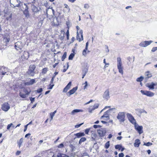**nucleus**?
<instances>
[{
  "label": "nucleus",
  "instance_id": "6e6552de",
  "mask_svg": "<svg viewBox=\"0 0 157 157\" xmlns=\"http://www.w3.org/2000/svg\"><path fill=\"white\" fill-rule=\"evenodd\" d=\"M135 129L138 132L139 134L143 133V127L142 126H139L137 124L134 126Z\"/></svg>",
  "mask_w": 157,
  "mask_h": 157
},
{
  "label": "nucleus",
  "instance_id": "69168bd1",
  "mask_svg": "<svg viewBox=\"0 0 157 157\" xmlns=\"http://www.w3.org/2000/svg\"><path fill=\"white\" fill-rule=\"evenodd\" d=\"M89 6L87 4H85L84 5V8L85 9H87L89 8Z\"/></svg>",
  "mask_w": 157,
  "mask_h": 157
},
{
  "label": "nucleus",
  "instance_id": "f3484780",
  "mask_svg": "<svg viewBox=\"0 0 157 157\" xmlns=\"http://www.w3.org/2000/svg\"><path fill=\"white\" fill-rule=\"evenodd\" d=\"M35 83V80L34 79H31L29 81L25 82V84L26 85L29 86L32 85Z\"/></svg>",
  "mask_w": 157,
  "mask_h": 157
},
{
  "label": "nucleus",
  "instance_id": "680f3d73",
  "mask_svg": "<svg viewBox=\"0 0 157 157\" xmlns=\"http://www.w3.org/2000/svg\"><path fill=\"white\" fill-rule=\"evenodd\" d=\"M110 107V106H106L103 109H102L100 112V113H101L105 109L107 108Z\"/></svg>",
  "mask_w": 157,
  "mask_h": 157
},
{
  "label": "nucleus",
  "instance_id": "473e14b6",
  "mask_svg": "<svg viewBox=\"0 0 157 157\" xmlns=\"http://www.w3.org/2000/svg\"><path fill=\"white\" fill-rule=\"evenodd\" d=\"M56 112V110L53 113H51L50 114V115L51 116V120H52L53 118V117L54 116Z\"/></svg>",
  "mask_w": 157,
  "mask_h": 157
},
{
  "label": "nucleus",
  "instance_id": "603ef678",
  "mask_svg": "<svg viewBox=\"0 0 157 157\" xmlns=\"http://www.w3.org/2000/svg\"><path fill=\"white\" fill-rule=\"evenodd\" d=\"M12 125H13V124L12 123H11L10 124H9L7 126V129L8 130H9L10 128L11 127Z\"/></svg>",
  "mask_w": 157,
  "mask_h": 157
},
{
  "label": "nucleus",
  "instance_id": "0eeeda50",
  "mask_svg": "<svg viewBox=\"0 0 157 157\" xmlns=\"http://www.w3.org/2000/svg\"><path fill=\"white\" fill-rule=\"evenodd\" d=\"M152 42L153 41L152 40L142 41L139 44V45L140 46L145 47L150 45Z\"/></svg>",
  "mask_w": 157,
  "mask_h": 157
},
{
  "label": "nucleus",
  "instance_id": "1a4fd4ad",
  "mask_svg": "<svg viewBox=\"0 0 157 157\" xmlns=\"http://www.w3.org/2000/svg\"><path fill=\"white\" fill-rule=\"evenodd\" d=\"M10 108L9 104L8 103H5L2 106V109L3 111H7Z\"/></svg>",
  "mask_w": 157,
  "mask_h": 157
},
{
  "label": "nucleus",
  "instance_id": "7c9ffc66",
  "mask_svg": "<svg viewBox=\"0 0 157 157\" xmlns=\"http://www.w3.org/2000/svg\"><path fill=\"white\" fill-rule=\"evenodd\" d=\"M57 157H69V156L65 154L59 153L57 155Z\"/></svg>",
  "mask_w": 157,
  "mask_h": 157
},
{
  "label": "nucleus",
  "instance_id": "de8ad7c7",
  "mask_svg": "<svg viewBox=\"0 0 157 157\" xmlns=\"http://www.w3.org/2000/svg\"><path fill=\"white\" fill-rule=\"evenodd\" d=\"M17 2L18 3V4H17L16 5L15 7H19L21 6L20 4L21 3V1L18 0H17Z\"/></svg>",
  "mask_w": 157,
  "mask_h": 157
},
{
  "label": "nucleus",
  "instance_id": "f257e3e1",
  "mask_svg": "<svg viewBox=\"0 0 157 157\" xmlns=\"http://www.w3.org/2000/svg\"><path fill=\"white\" fill-rule=\"evenodd\" d=\"M117 68L119 70V72L122 75H123V71L122 67L121 66L122 62L121 58L120 57H118L117 58Z\"/></svg>",
  "mask_w": 157,
  "mask_h": 157
},
{
  "label": "nucleus",
  "instance_id": "bb28decb",
  "mask_svg": "<svg viewBox=\"0 0 157 157\" xmlns=\"http://www.w3.org/2000/svg\"><path fill=\"white\" fill-rule=\"evenodd\" d=\"M147 86L149 87L150 89H154V86L155 85V84L153 82H152L151 84H147Z\"/></svg>",
  "mask_w": 157,
  "mask_h": 157
},
{
  "label": "nucleus",
  "instance_id": "dca6fc26",
  "mask_svg": "<svg viewBox=\"0 0 157 157\" xmlns=\"http://www.w3.org/2000/svg\"><path fill=\"white\" fill-rule=\"evenodd\" d=\"M71 84V82H69L67 85L63 89V92L65 93L67 92V90L70 89Z\"/></svg>",
  "mask_w": 157,
  "mask_h": 157
},
{
  "label": "nucleus",
  "instance_id": "864d4df0",
  "mask_svg": "<svg viewBox=\"0 0 157 157\" xmlns=\"http://www.w3.org/2000/svg\"><path fill=\"white\" fill-rule=\"evenodd\" d=\"M103 63H105V66H104V67L105 68L106 67H107V66H106L107 65H109V63H107L106 62H105V59H104L103 60Z\"/></svg>",
  "mask_w": 157,
  "mask_h": 157
},
{
  "label": "nucleus",
  "instance_id": "37998d69",
  "mask_svg": "<svg viewBox=\"0 0 157 157\" xmlns=\"http://www.w3.org/2000/svg\"><path fill=\"white\" fill-rule=\"evenodd\" d=\"M48 71V68L45 67L42 69V73L43 74H45Z\"/></svg>",
  "mask_w": 157,
  "mask_h": 157
},
{
  "label": "nucleus",
  "instance_id": "393cba45",
  "mask_svg": "<svg viewBox=\"0 0 157 157\" xmlns=\"http://www.w3.org/2000/svg\"><path fill=\"white\" fill-rule=\"evenodd\" d=\"M75 135L76 136L77 138H80L81 137L84 136L85 134L84 132H79L75 134Z\"/></svg>",
  "mask_w": 157,
  "mask_h": 157
},
{
  "label": "nucleus",
  "instance_id": "4468645a",
  "mask_svg": "<svg viewBox=\"0 0 157 157\" xmlns=\"http://www.w3.org/2000/svg\"><path fill=\"white\" fill-rule=\"evenodd\" d=\"M28 10V7L27 6H26V7H25V10L23 11V13L27 18H28L29 17V14Z\"/></svg>",
  "mask_w": 157,
  "mask_h": 157
},
{
  "label": "nucleus",
  "instance_id": "2eb2a0df",
  "mask_svg": "<svg viewBox=\"0 0 157 157\" xmlns=\"http://www.w3.org/2000/svg\"><path fill=\"white\" fill-rule=\"evenodd\" d=\"M88 42H87L86 43V47L82 51V55L86 56V55L87 54V51L88 50Z\"/></svg>",
  "mask_w": 157,
  "mask_h": 157
},
{
  "label": "nucleus",
  "instance_id": "a211bd4d",
  "mask_svg": "<svg viewBox=\"0 0 157 157\" xmlns=\"http://www.w3.org/2000/svg\"><path fill=\"white\" fill-rule=\"evenodd\" d=\"M29 56V53L27 52H24L23 55H21V57L23 59H27Z\"/></svg>",
  "mask_w": 157,
  "mask_h": 157
},
{
  "label": "nucleus",
  "instance_id": "4c0bfd02",
  "mask_svg": "<svg viewBox=\"0 0 157 157\" xmlns=\"http://www.w3.org/2000/svg\"><path fill=\"white\" fill-rule=\"evenodd\" d=\"M121 148L122 146L121 145L118 144L117 145L115 146V149H118L119 150H121Z\"/></svg>",
  "mask_w": 157,
  "mask_h": 157
},
{
  "label": "nucleus",
  "instance_id": "bf43d9fd",
  "mask_svg": "<svg viewBox=\"0 0 157 157\" xmlns=\"http://www.w3.org/2000/svg\"><path fill=\"white\" fill-rule=\"evenodd\" d=\"M63 147H64V145H63V144L62 143L60 144L58 146V148H63Z\"/></svg>",
  "mask_w": 157,
  "mask_h": 157
},
{
  "label": "nucleus",
  "instance_id": "cd10ccee",
  "mask_svg": "<svg viewBox=\"0 0 157 157\" xmlns=\"http://www.w3.org/2000/svg\"><path fill=\"white\" fill-rule=\"evenodd\" d=\"M146 95L149 97H152L154 95V94L150 91H147Z\"/></svg>",
  "mask_w": 157,
  "mask_h": 157
},
{
  "label": "nucleus",
  "instance_id": "f03ea898",
  "mask_svg": "<svg viewBox=\"0 0 157 157\" xmlns=\"http://www.w3.org/2000/svg\"><path fill=\"white\" fill-rule=\"evenodd\" d=\"M125 114L124 112H119L117 116V118L120 122H123L125 121Z\"/></svg>",
  "mask_w": 157,
  "mask_h": 157
},
{
  "label": "nucleus",
  "instance_id": "412c9836",
  "mask_svg": "<svg viewBox=\"0 0 157 157\" xmlns=\"http://www.w3.org/2000/svg\"><path fill=\"white\" fill-rule=\"evenodd\" d=\"M145 75L146 76L145 77L146 79L151 78L152 76V75L149 71H147L145 72Z\"/></svg>",
  "mask_w": 157,
  "mask_h": 157
},
{
  "label": "nucleus",
  "instance_id": "49530a36",
  "mask_svg": "<svg viewBox=\"0 0 157 157\" xmlns=\"http://www.w3.org/2000/svg\"><path fill=\"white\" fill-rule=\"evenodd\" d=\"M12 14L11 13L9 17H6V19L7 20H11L12 19Z\"/></svg>",
  "mask_w": 157,
  "mask_h": 157
},
{
  "label": "nucleus",
  "instance_id": "7ed1b4c3",
  "mask_svg": "<svg viewBox=\"0 0 157 157\" xmlns=\"http://www.w3.org/2000/svg\"><path fill=\"white\" fill-rule=\"evenodd\" d=\"M97 132L99 136L102 138V137H103L105 135L106 131L105 128H101L100 129H98Z\"/></svg>",
  "mask_w": 157,
  "mask_h": 157
},
{
  "label": "nucleus",
  "instance_id": "5fc2aeb1",
  "mask_svg": "<svg viewBox=\"0 0 157 157\" xmlns=\"http://www.w3.org/2000/svg\"><path fill=\"white\" fill-rule=\"evenodd\" d=\"M141 93L143 94L146 95L147 91H145L143 90H141L140 91Z\"/></svg>",
  "mask_w": 157,
  "mask_h": 157
},
{
  "label": "nucleus",
  "instance_id": "6ab92c4d",
  "mask_svg": "<svg viewBox=\"0 0 157 157\" xmlns=\"http://www.w3.org/2000/svg\"><path fill=\"white\" fill-rule=\"evenodd\" d=\"M140 140L139 139H136L135 141L134 145L135 147H138L140 144Z\"/></svg>",
  "mask_w": 157,
  "mask_h": 157
},
{
  "label": "nucleus",
  "instance_id": "a18cd8bd",
  "mask_svg": "<svg viewBox=\"0 0 157 157\" xmlns=\"http://www.w3.org/2000/svg\"><path fill=\"white\" fill-rule=\"evenodd\" d=\"M152 144V143L150 142H148L147 143H144V145H146L147 146H151Z\"/></svg>",
  "mask_w": 157,
  "mask_h": 157
},
{
  "label": "nucleus",
  "instance_id": "ea45409f",
  "mask_svg": "<svg viewBox=\"0 0 157 157\" xmlns=\"http://www.w3.org/2000/svg\"><path fill=\"white\" fill-rule=\"evenodd\" d=\"M143 79V77L142 76H140V77L138 78H137L136 81L137 82H141L142 81Z\"/></svg>",
  "mask_w": 157,
  "mask_h": 157
},
{
  "label": "nucleus",
  "instance_id": "0e129e2a",
  "mask_svg": "<svg viewBox=\"0 0 157 157\" xmlns=\"http://www.w3.org/2000/svg\"><path fill=\"white\" fill-rule=\"evenodd\" d=\"M83 124V123H82L80 124L76 125L75 126V127L76 128H78V127H80Z\"/></svg>",
  "mask_w": 157,
  "mask_h": 157
},
{
  "label": "nucleus",
  "instance_id": "ddd939ff",
  "mask_svg": "<svg viewBox=\"0 0 157 157\" xmlns=\"http://www.w3.org/2000/svg\"><path fill=\"white\" fill-rule=\"evenodd\" d=\"M8 70L7 68H6L3 67H0V73L4 75L7 73V72H6V71H7Z\"/></svg>",
  "mask_w": 157,
  "mask_h": 157
},
{
  "label": "nucleus",
  "instance_id": "c03bdc74",
  "mask_svg": "<svg viewBox=\"0 0 157 157\" xmlns=\"http://www.w3.org/2000/svg\"><path fill=\"white\" fill-rule=\"evenodd\" d=\"M24 92L25 93V94H26L27 96L29 94L30 91H29L27 90H24Z\"/></svg>",
  "mask_w": 157,
  "mask_h": 157
},
{
  "label": "nucleus",
  "instance_id": "c9c22d12",
  "mask_svg": "<svg viewBox=\"0 0 157 157\" xmlns=\"http://www.w3.org/2000/svg\"><path fill=\"white\" fill-rule=\"evenodd\" d=\"M77 36H76V38H77V40L79 41L80 42L83 40V39H82V38L81 37V38H80V37L79 36V35L78 32H77Z\"/></svg>",
  "mask_w": 157,
  "mask_h": 157
},
{
  "label": "nucleus",
  "instance_id": "c85d7f7f",
  "mask_svg": "<svg viewBox=\"0 0 157 157\" xmlns=\"http://www.w3.org/2000/svg\"><path fill=\"white\" fill-rule=\"evenodd\" d=\"M10 40V37L9 36H7V37H4L3 39V41L6 44L9 42Z\"/></svg>",
  "mask_w": 157,
  "mask_h": 157
},
{
  "label": "nucleus",
  "instance_id": "4be33fe9",
  "mask_svg": "<svg viewBox=\"0 0 157 157\" xmlns=\"http://www.w3.org/2000/svg\"><path fill=\"white\" fill-rule=\"evenodd\" d=\"M136 110L137 111V113L138 114L140 115L142 113H145L146 114L147 113V112L143 109H136Z\"/></svg>",
  "mask_w": 157,
  "mask_h": 157
},
{
  "label": "nucleus",
  "instance_id": "20e7f679",
  "mask_svg": "<svg viewBox=\"0 0 157 157\" xmlns=\"http://www.w3.org/2000/svg\"><path fill=\"white\" fill-rule=\"evenodd\" d=\"M127 115L128 120L131 123L134 124V126L137 124L136 120L132 114L128 113Z\"/></svg>",
  "mask_w": 157,
  "mask_h": 157
},
{
  "label": "nucleus",
  "instance_id": "a878e982",
  "mask_svg": "<svg viewBox=\"0 0 157 157\" xmlns=\"http://www.w3.org/2000/svg\"><path fill=\"white\" fill-rule=\"evenodd\" d=\"M88 72V69L86 68H85L82 70V78H83L86 75V73Z\"/></svg>",
  "mask_w": 157,
  "mask_h": 157
},
{
  "label": "nucleus",
  "instance_id": "e2e57ef3",
  "mask_svg": "<svg viewBox=\"0 0 157 157\" xmlns=\"http://www.w3.org/2000/svg\"><path fill=\"white\" fill-rule=\"evenodd\" d=\"M90 129L89 128H87V129H86V130H85V132L86 134H88V132L89 131Z\"/></svg>",
  "mask_w": 157,
  "mask_h": 157
},
{
  "label": "nucleus",
  "instance_id": "052dcab7",
  "mask_svg": "<svg viewBox=\"0 0 157 157\" xmlns=\"http://www.w3.org/2000/svg\"><path fill=\"white\" fill-rule=\"evenodd\" d=\"M157 50V47H154L152 48L151 51L152 52H154Z\"/></svg>",
  "mask_w": 157,
  "mask_h": 157
},
{
  "label": "nucleus",
  "instance_id": "6e6d98bb",
  "mask_svg": "<svg viewBox=\"0 0 157 157\" xmlns=\"http://www.w3.org/2000/svg\"><path fill=\"white\" fill-rule=\"evenodd\" d=\"M54 86V84H50L49 85V88H48V89H52L53 87Z\"/></svg>",
  "mask_w": 157,
  "mask_h": 157
},
{
  "label": "nucleus",
  "instance_id": "b1692460",
  "mask_svg": "<svg viewBox=\"0 0 157 157\" xmlns=\"http://www.w3.org/2000/svg\"><path fill=\"white\" fill-rule=\"evenodd\" d=\"M32 10L33 12L36 13L39 12V11L37 7L34 5L32 6Z\"/></svg>",
  "mask_w": 157,
  "mask_h": 157
},
{
  "label": "nucleus",
  "instance_id": "f704fd0d",
  "mask_svg": "<svg viewBox=\"0 0 157 157\" xmlns=\"http://www.w3.org/2000/svg\"><path fill=\"white\" fill-rule=\"evenodd\" d=\"M86 140V138L85 137H82L79 140V144H81L82 142H84Z\"/></svg>",
  "mask_w": 157,
  "mask_h": 157
},
{
  "label": "nucleus",
  "instance_id": "8fccbe9b",
  "mask_svg": "<svg viewBox=\"0 0 157 157\" xmlns=\"http://www.w3.org/2000/svg\"><path fill=\"white\" fill-rule=\"evenodd\" d=\"M66 35H67V40H68L69 39V30L68 29L67 32H66Z\"/></svg>",
  "mask_w": 157,
  "mask_h": 157
},
{
  "label": "nucleus",
  "instance_id": "2f4dec72",
  "mask_svg": "<svg viewBox=\"0 0 157 157\" xmlns=\"http://www.w3.org/2000/svg\"><path fill=\"white\" fill-rule=\"evenodd\" d=\"M64 6H65V8L66 9V10H65V12L67 13H69L70 11V8L69 6L66 4H64Z\"/></svg>",
  "mask_w": 157,
  "mask_h": 157
},
{
  "label": "nucleus",
  "instance_id": "aec40b11",
  "mask_svg": "<svg viewBox=\"0 0 157 157\" xmlns=\"http://www.w3.org/2000/svg\"><path fill=\"white\" fill-rule=\"evenodd\" d=\"M78 87H75L73 88L72 89L70 90L68 92V93L69 94L70 96V95L73 94L74 93H75V92L76 91V90H77Z\"/></svg>",
  "mask_w": 157,
  "mask_h": 157
},
{
  "label": "nucleus",
  "instance_id": "f8f14e48",
  "mask_svg": "<svg viewBox=\"0 0 157 157\" xmlns=\"http://www.w3.org/2000/svg\"><path fill=\"white\" fill-rule=\"evenodd\" d=\"M103 98L106 100L109 99L110 97L109 96V91L108 90L105 91L103 95Z\"/></svg>",
  "mask_w": 157,
  "mask_h": 157
},
{
  "label": "nucleus",
  "instance_id": "39448f33",
  "mask_svg": "<svg viewBox=\"0 0 157 157\" xmlns=\"http://www.w3.org/2000/svg\"><path fill=\"white\" fill-rule=\"evenodd\" d=\"M36 68V66L34 65H31L29 67L28 71V74L31 76H33L34 75V70Z\"/></svg>",
  "mask_w": 157,
  "mask_h": 157
},
{
  "label": "nucleus",
  "instance_id": "79ce46f5",
  "mask_svg": "<svg viewBox=\"0 0 157 157\" xmlns=\"http://www.w3.org/2000/svg\"><path fill=\"white\" fill-rule=\"evenodd\" d=\"M67 56V53L66 52H65L64 53L62 58V61H63L64 59L66 58Z\"/></svg>",
  "mask_w": 157,
  "mask_h": 157
},
{
  "label": "nucleus",
  "instance_id": "13d9d810",
  "mask_svg": "<svg viewBox=\"0 0 157 157\" xmlns=\"http://www.w3.org/2000/svg\"><path fill=\"white\" fill-rule=\"evenodd\" d=\"M101 127V126L98 125H94L93 126V127L95 128H98Z\"/></svg>",
  "mask_w": 157,
  "mask_h": 157
},
{
  "label": "nucleus",
  "instance_id": "72a5a7b5",
  "mask_svg": "<svg viewBox=\"0 0 157 157\" xmlns=\"http://www.w3.org/2000/svg\"><path fill=\"white\" fill-rule=\"evenodd\" d=\"M20 96L22 98H25L27 97L26 94H25L22 93L20 92L19 93Z\"/></svg>",
  "mask_w": 157,
  "mask_h": 157
},
{
  "label": "nucleus",
  "instance_id": "774afa93",
  "mask_svg": "<svg viewBox=\"0 0 157 157\" xmlns=\"http://www.w3.org/2000/svg\"><path fill=\"white\" fill-rule=\"evenodd\" d=\"M124 156V154L122 153H120L119 154V157H123Z\"/></svg>",
  "mask_w": 157,
  "mask_h": 157
},
{
  "label": "nucleus",
  "instance_id": "9d476101",
  "mask_svg": "<svg viewBox=\"0 0 157 157\" xmlns=\"http://www.w3.org/2000/svg\"><path fill=\"white\" fill-rule=\"evenodd\" d=\"M15 47L17 50H21L23 47L22 44L21 42H17L15 43Z\"/></svg>",
  "mask_w": 157,
  "mask_h": 157
},
{
  "label": "nucleus",
  "instance_id": "423d86ee",
  "mask_svg": "<svg viewBox=\"0 0 157 157\" xmlns=\"http://www.w3.org/2000/svg\"><path fill=\"white\" fill-rule=\"evenodd\" d=\"M116 109L115 108L110 109H109L105 112L104 115L101 117V119H102V118L105 117L108 118V119H109V113L111 111L115 110Z\"/></svg>",
  "mask_w": 157,
  "mask_h": 157
},
{
  "label": "nucleus",
  "instance_id": "4d7b16f0",
  "mask_svg": "<svg viewBox=\"0 0 157 157\" xmlns=\"http://www.w3.org/2000/svg\"><path fill=\"white\" fill-rule=\"evenodd\" d=\"M42 91H43L42 89V88H40L39 89L37 90H36V92L37 93H40Z\"/></svg>",
  "mask_w": 157,
  "mask_h": 157
},
{
  "label": "nucleus",
  "instance_id": "3c124183",
  "mask_svg": "<svg viewBox=\"0 0 157 157\" xmlns=\"http://www.w3.org/2000/svg\"><path fill=\"white\" fill-rule=\"evenodd\" d=\"M29 99L31 101V103H33L34 101L35 98H32L31 97L29 98Z\"/></svg>",
  "mask_w": 157,
  "mask_h": 157
},
{
  "label": "nucleus",
  "instance_id": "09e8293b",
  "mask_svg": "<svg viewBox=\"0 0 157 157\" xmlns=\"http://www.w3.org/2000/svg\"><path fill=\"white\" fill-rule=\"evenodd\" d=\"M79 34L80 35L82 39H83V37L82 35V30H80L79 31Z\"/></svg>",
  "mask_w": 157,
  "mask_h": 157
},
{
  "label": "nucleus",
  "instance_id": "338daca9",
  "mask_svg": "<svg viewBox=\"0 0 157 157\" xmlns=\"http://www.w3.org/2000/svg\"><path fill=\"white\" fill-rule=\"evenodd\" d=\"M105 49H106V50H105L106 52L107 53H108L109 52V50L108 48V47L107 46H105Z\"/></svg>",
  "mask_w": 157,
  "mask_h": 157
},
{
  "label": "nucleus",
  "instance_id": "5701e85b",
  "mask_svg": "<svg viewBox=\"0 0 157 157\" xmlns=\"http://www.w3.org/2000/svg\"><path fill=\"white\" fill-rule=\"evenodd\" d=\"M83 110L82 109H75L73 110L71 113V114L72 115L75 114V113L79 112H83Z\"/></svg>",
  "mask_w": 157,
  "mask_h": 157
},
{
  "label": "nucleus",
  "instance_id": "58836bf2",
  "mask_svg": "<svg viewBox=\"0 0 157 157\" xmlns=\"http://www.w3.org/2000/svg\"><path fill=\"white\" fill-rule=\"evenodd\" d=\"M75 56L74 54L73 53H71V54L70 55L68 59L69 60H72Z\"/></svg>",
  "mask_w": 157,
  "mask_h": 157
},
{
  "label": "nucleus",
  "instance_id": "a19ab883",
  "mask_svg": "<svg viewBox=\"0 0 157 157\" xmlns=\"http://www.w3.org/2000/svg\"><path fill=\"white\" fill-rule=\"evenodd\" d=\"M109 141H107L105 144V147L106 149H108L109 147Z\"/></svg>",
  "mask_w": 157,
  "mask_h": 157
},
{
  "label": "nucleus",
  "instance_id": "e433bc0d",
  "mask_svg": "<svg viewBox=\"0 0 157 157\" xmlns=\"http://www.w3.org/2000/svg\"><path fill=\"white\" fill-rule=\"evenodd\" d=\"M23 142V139L22 138H21L19 141L18 143V145H19V147H20L22 143Z\"/></svg>",
  "mask_w": 157,
  "mask_h": 157
},
{
  "label": "nucleus",
  "instance_id": "c756f323",
  "mask_svg": "<svg viewBox=\"0 0 157 157\" xmlns=\"http://www.w3.org/2000/svg\"><path fill=\"white\" fill-rule=\"evenodd\" d=\"M97 136V134L94 133H92L91 134V139H92V140L94 141L95 140Z\"/></svg>",
  "mask_w": 157,
  "mask_h": 157
},
{
  "label": "nucleus",
  "instance_id": "9b49d317",
  "mask_svg": "<svg viewBox=\"0 0 157 157\" xmlns=\"http://www.w3.org/2000/svg\"><path fill=\"white\" fill-rule=\"evenodd\" d=\"M99 106V104L96 103L94 104L93 106H90L88 109L89 112L90 113H92V111L98 108Z\"/></svg>",
  "mask_w": 157,
  "mask_h": 157
}]
</instances>
